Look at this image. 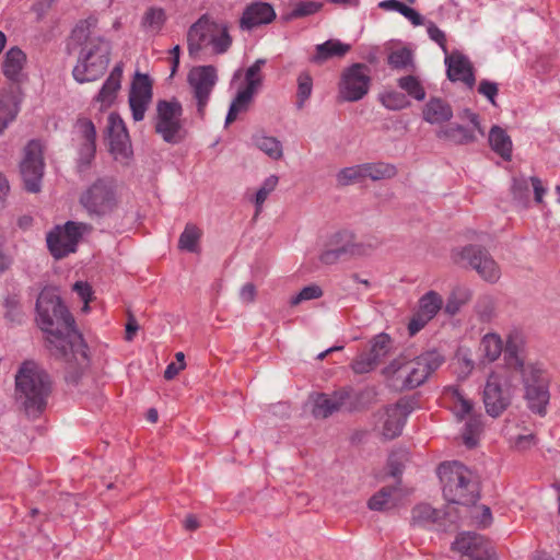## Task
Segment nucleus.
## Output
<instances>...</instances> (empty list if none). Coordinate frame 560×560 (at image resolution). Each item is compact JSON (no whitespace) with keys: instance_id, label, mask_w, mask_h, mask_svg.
<instances>
[{"instance_id":"f257e3e1","label":"nucleus","mask_w":560,"mask_h":560,"mask_svg":"<svg viewBox=\"0 0 560 560\" xmlns=\"http://www.w3.org/2000/svg\"><path fill=\"white\" fill-rule=\"evenodd\" d=\"M37 323L47 334L54 357L78 363L88 361V346L75 328V320L63 305L56 289L45 288L36 301Z\"/></svg>"},{"instance_id":"f03ea898","label":"nucleus","mask_w":560,"mask_h":560,"mask_svg":"<svg viewBox=\"0 0 560 560\" xmlns=\"http://www.w3.org/2000/svg\"><path fill=\"white\" fill-rule=\"evenodd\" d=\"M97 19L90 16L73 28L68 42V50L80 47L78 62L72 75L79 83L92 82L101 78L109 63L110 43L101 36H92Z\"/></svg>"},{"instance_id":"7ed1b4c3","label":"nucleus","mask_w":560,"mask_h":560,"mask_svg":"<svg viewBox=\"0 0 560 560\" xmlns=\"http://www.w3.org/2000/svg\"><path fill=\"white\" fill-rule=\"evenodd\" d=\"M51 393L48 373L33 361L24 362L15 374V402L28 418L36 419L47 407Z\"/></svg>"},{"instance_id":"20e7f679","label":"nucleus","mask_w":560,"mask_h":560,"mask_svg":"<svg viewBox=\"0 0 560 560\" xmlns=\"http://www.w3.org/2000/svg\"><path fill=\"white\" fill-rule=\"evenodd\" d=\"M443 495L450 503L471 505L479 498L472 472L459 462L443 463L438 468Z\"/></svg>"},{"instance_id":"39448f33","label":"nucleus","mask_w":560,"mask_h":560,"mask_svg":"<svg viewBox=\"0 0 560 560\" xmlns=\"http://www.w3.org/2000/svg\"><path fill=\"white\" fill-rule=\"evenodd\" d=\"M443 362L444 357L438 351L432 350L406 363L393 361L384 369V373L386 375H397L398 378H404V387L411 389L423 384L429 375L436 371Z\"/></svg>"},{"instance_id":"423d86ee","label":"nucleus","mask_w":560,"mask_h":560,"mask_svg":"<svg viewBox=\"0 0 560 560\" xmlns=\"http://www.w3.org/2000/svg\"><path fill=\"white\" fill-rule=\"evenodd\" d=\"M80 205L92 220L109 217L117 208L116 191L110 182L97 179L80 196Z\"/></svg>"},{"instance_id":"0eeeda50","label":"nucleus","mask_w":560,"mask_h":560,"mask_svg":"<svg viewBox=\"0 0 560 560\" xmlns=\"http://www.w3.org/2000/svg\"><path fill=\"white\" fill-rule=\"evenodd\" d=\"M91 225L83 222L68 221L62 226H55L46 236L47 247L55 259H62L77 250L82 235L91 231Z\"/></svg>"},{"instance_id":"6e6552de","label":"nucleus","mask_w":560,"mask_h":560,"mask_svg":"<svg viewBox=\"0 0 560 560\" xmlns=\"http://www.w3.org/2000/svg\"><path fill=\"white\" fill-rule=\"evenodd\" d=\"M372 248L371 244L357 242L353 233L346 230L339 231L329 237L319 259L325 265H332L339 260L368 255Z\"/></svg>"},{"instance_id":"1a4fd4ad","label":"nucleus","mask_w":560,"mask_h":560,"mask_svg":"<svg viewBox=\"0 0 560 560\" xmlns=\"http://www.w3.org/2000/svg\"><path fill=\"white\" fill-rule=\"evenodd\" d=\"M182 115L183 107L176 98L160 100L156 103L154 129L165 142L176 144L184 139Z\"/></svg>"},{"instance_id":"9d476101","label":"nucleus","mask_w":560,"mask_h":560,"mask_svg":"<svg viewBox=\"0 0 560 560\" xmlns=\"http://www.w3.org/2000/svg\"><path fill=\"white\" fill-rule=\"evenodd\" d=\"M513 390L508 376L491 373L483 389V404L489 416L499 417L511 404Z\"/></svg>"},{"instance_id":"9b49d317","label":"nucleus","mask_w":560,"mask_h":560,"mask_svg":"<svg viewBox=\"0 0 560 560\" xmlns=\"http://www.w3.org/2000/svg\"><path fill=\"white\" fill-rule=\"evenodd\" d=\"M370 84V68L364 63H353L342 72L339 97L345 102H358L368 94Z\"/></svg>"},{"instance_id":"f8f14e48","label":"nucleus","mask_w":560,"mask_h":560,"mask_svg":"<svg viewBox=\"0 0 560 560\" xmlns=\"http://www.w3.org/2000/svg\"><path fill=\"white\" fill-rule=\"evenodd\" d=\"M43 148L39 141L32 140L24 149V158L20 164V173L24 187L28 192H38L44 175Z\"/></svg>"},{"instance_id":"ddd939ff","label":"nucleus","mask_w":560,"mask_h":560,"mask_svg":"<svg viewBox=\"0 0 560 560\" xmlns=\"http://www.w3.org/2000/svg\"><path fill=\"white\" fill-rule=\"evenodd\" d=\"M218 81L217 70L213 66H198L192 68L187 77L194 98L197 103V114L203 118L212 90Z\"/></svg>"},{"instance_id":"4468645a","label":"nucleus","mask_w":560,"mask_h":560,"mask_svg":"<svg viewBox=\"0 0 560 560\" xmlns=\"http://www.w3.org/2000/svg\"><path fill=\"white\" fill-rule=\"evenodd\" d=\"M456 255L458 256L456 261H467L485 281L494 283L500 279V267L485 248L477 245H468L463 247Z\"/></svg>"},{"instance_id":"2eb2a0df","label":"nucleus","mask_w":560,"mask_h":560,"mask_svg":"<svg viewBox=\"0 0 560 560\" xmlns=\"http://www.w3.org/2000/svg\"><path fill=\"white\" fill-rule=\"evenodd\" d=\"M452 550L468 557V560H495L497 553L490 540L474 532L459 534Z\"/></svg>"},{"instance_id":"dca6fc26","label":"nucleus","mask_w":560,"mask_h":560,"mask_svg":"<svg viewBox=\"0 0 560 560\" xmlns=\"http://www.w3.org/2000/svg\"><path fill=\"white\" fill-rule=\"evenodd\" d=\"M524 386L528 408L539 416H545L550 394L544 373L538 369H532L530 374L524 376Z\"/></svg>"},{"instance_id":"f3484780","label":"nucleus","mask_w":560,"mask_h":560,"mask_svg":"<svg viewBox=\"0 0 560 560\" xmlns=\"http://www.w3.org/2000/svg\"><path fill=\"white\" fill-rule=\"evenodd\" d=\"M106 131L109 141V151L116 160H127L132 155V148L128 130L121 117L110 113L107 119Z\"/></svg>"},{"instance_id":"a211bd4d","label":"nucleus","mask_w":560,"mask_h":560,"mask_svg":"<svg viewBox=\"0 0 560 560\" xmlns=\"http://www.w3.org/2000/svg\"><path fill=\"white\" fill-rule=\"evenodd\" d=\"M152 96V82L150 77L137 72L129 92V106L135 121L143 120Z\"/></svg>"},{"instance_id":"6ab92c4d","label":"nucleus","mask_w":560,"mask_h":560,"mask_svg":"<svg viewBox=\"0 0 560 560\" xmlns=\"http://www.w3.org/2000/svg\"><path fill=\"white\" fill-rule=\"evenodd\" d=\"M410 411L409 405L401 400L387 407L384 412L382 434L389 440L400 435Z\"/></svg>"},{"instance_id":"aec40b11","label":"nucleus","mask_w":560,"mask_h":560,"mask_svg":"<svg viewBox=\"0 0 560 560\" xmlns=\"http://www.w3.org/2000/svg\"><path fill=\"white\" fill-rule=\"evenodd\" d=\"M350 398V392L340 389L334 394L319 393L313 398L312 413L315 418H328L335 411L339 410Z\"/></svg>"},{"instance_id":"412c9836","label":"nucleus","mask_w":560,"mask_h":560,"mask_svg":"<svg viewBox=\"0 0 560 560\" xmlns=\"http://www.w3.org/2000/svg\"><path fill=\"white\" fill-rule=\"evenodd\" d=\"M218 31V25L206 18H200L194 23L187 33L188 51L196 56L203 46L209 45L212 33Z\"/></svg>"},{"instance_id":"4be33fe9","label":"nucleus","mask_w":560,"mask_h":560,"mask_svg":"<svg viewBox=\"0 0 560 560\" xmlns=\"http://www.w3.org/2000/svg\"><path fill=\"white\" fill-rule=\"evenodd\" d=\"M445 63L447 66V78L451 81H462L469 89L474 88L476 80L471 63L466 56L454 52L450 56H446Z\"/></svg>"},{"instance_id":"5701e85b","label":"nucleus","mask_w":560,"mask_h":560,"mask_svg":"<svg viewBox=\"0 0 560 560\" xmlns=\"http://www.w3.org/2000/svg\"><path fill=\"white\" fill-rule=\"evenodd\" d=\"M276 18L273 8L265 2L248 5L240 20L242 30L250 31L259 25L269 24Z\"/></svg>"},{"instance_id":"b1692460","label":"nucleus","mask_w":560,"mask_h":560,"mask_svg":"<svg viewBox=\"0 0 560 560\" xmlns=\"http://www.w3.org/2000/svg\"><path fill=\"white\" fill-rule=\"evenodd\" d=\"M22 97L19 88L11 89L0 96V135L16 118Z\"/></svg>"},{"instance_id":"393cba45","label":"nucleus","mask_w":560,"mask_h":560,"mask_svg":"<svg viewBox=\"0 0 560 560\" xmlns=\"http://www.w3.org/2000/svg\"><path fill=\"white\" fill-rule=\"evenodd\" d=\"M422 117L431 125L443 124L451 120L453 110L446 101L440 97H431L423 107Z\"/></svg>"},{"instance_id":"a878e982","label":"nucleus","mask_w":560,"mask_h":560,"mask_svg":"<svg viewBox=\"0 0 560 560\" xmlns=\"http://www.w3.org/2000/svg\"><path fill=\"white\" fill-rule=\"evenodd\" d=\"M351 46L343 44L338 39H328L323 44L315 47V54L310 58V61L316 65H322L330 58L343 57Z\"/></svg>"},{"instance_id":"bb28decb","label":"nucleus","mask_w":560,"mask_h":560,"mask_svg":"<svg viewBox=\"0 0 560 560\" xmlns=\"http://www.w3.org/2000/svg\"><path fill=\"white\" fill-rule=\"evenodd\" d=\"M26 61L25 54L18 47L7 51L3 61V74L13 82H20L22 70Z\"/></svg>"},{"instance_id":"cd10ccee","label":"nucleus","mask_w":560,"mask_h":560,"mask_svg":"<svg viewBox=\"0 0 560 560\" xmlns=\"http://www.w3.org/2000/svg\"><path fill=\"white\" fill-rule=\"evenodd\" d=\"M474 128H467L458 124L450 125L438 132V138L445 139L454 144L463 145L477 140Z\"/></svg>"},{"instance_id":"c85d7f7f","label":"nucleus","mask_w":560,"mask_h":560,"mask_svg":"<svg viewBox=\"0 0 560 560\" xmlns=\"http://www.w3.org/2000/svg\"><path fill=\"white\" fill-rule=\"evenodd\" d=\"M489 143L491 149L503 160H511L512 140L504 129L493 126L489 132Z\"/></svg>"},{"instance_id":"c756f323","label":"nucleus","mask_w":560,"mask_h":560,"mask_svg":"<svg viewBox=\"0 0 560 560\" xmlns=\"http://www.w3.org/2000/svg\"><path fill=\"white\" fill-rule=\"evenodd\" d=\"M441 518L442 512L425 503L416 505L411 511L412 526L428 527L436 524Z\"/></svg>"},{"instance_id":"7c9ffc66","label":"nucleus","mask_w":560,"mask_h":560,"mask_svg":"<svg viewBox=\"0 0 560 560\" xmlns=\"http://www.w3.org/2000/svg\"><path fill=\"white\" fill-rule=\"evenodd\" d=\"M257 92L248 90L246 88L240 90L232 101L226 118H225V125L232 124L234 120H236L237 115L242 112H246L253 101L254 95Z\"/></svg>"},{"instance_id":"2f4dec72","label":"nucleus","mask_w":560,"mask_h":560,"mask_svg":"<svg viewBox=\"0 0 560 560\" xmlns=\"http://www.w3.org/2000/svg\"><path fill=\"white\" fill-rule=\"evenodd\" d=\"M397 491L398 486H389L382 488L370 498L368 502L369 509L372 511L382 512L393 508L396 504L395 501L393 500V495Z\"/></svg>"},{"instance_id":"473e14b6","label":"nucleus","mask_w":560,"mask_h":560,"mask_svg":"<svg viewBox=\"0 0 560 560\" xmlns=\"http://www.w3.org/2000/svg\"><path fill=\"white\" fill-rule=\"evenodd\" d=\"M387 63L393 70H413V54L407 47L392 50L387 56Z\"/></svg>"},{"instance_id":"72a5a7b5","label":"nucleus","mask_w":560,"mask_h":560,"mask_svg":"<svg viewBox=\"0 0 560 560\" xmlns=\"http://www.w3.org/2000/svg\"><path fill=\"white\" fill-rule=\"evenodd\" d=\"M254 144L272 160H280L283 156L281 142L275 138L265 135H255Z\"/></svg>"},{"instance_id":"f704fd0d","label":"nucleus","mask_w":560,"mask_h":560,"mask_svg":"<svg viewBox=\"0 0 560 560\" xmlns=\"http://www.w3.org/2000/svg\"><path fill=\"white\" fill-rule=\"evenodd\" d=\"M442 296L435 291H429L419 300V308L417 313L431 320L442 308Z\"/></svg>"},{"instance_id":"c9c22d12","label":"nucleus","mask_w":560,"mask_h":560,"mask_svg":"<svg viewBox=\"0 0 560 560\" xmlns=\"http://www.w3.org/2000/svg\"><path fill=\"white\" fill-rule=\"evenodd\" d=\"M363 175L364 178L369 177L372 180H381L392 178L397 174V170L393 164L377 162V163H364Z\"/></svg>"},{"instance_id":"e433bc0d","label":"nucleus","mask_w":560,"mask_h":560,"mask_svg":"<svg viewBox=\"0 0 560 560\" xmlns=\"http://www.w3.org/2000/svg\"><path fill=\"white\" fill-rule=\"evenodd\" d=\"M471 299V291L465 285H456L445 304V312L448 315H455L460 307Z\"/></svg>"},{"instance_id":"4c0bfd02","label":"nucleus","mask_w":560,"mask_h":560,"mask_svg":"<svg viewBox=\"0 0 560 560\" xmlns=\"http://www.w3.org/2000/svg\"><path fill=\"white\" fill-rule=\"evenodd\" d=\"M397 84L410 97L417 101L425 98V90L417 77L412 74L401 77L397 80Z\"/></svg>"},{"instance_id":"58836bf2","label":"nucleus","mask_w":560,"mask_h":560,"mask_svg":"<svg viewBox=\"0 0 560 560\" xmlns=\"http://www.w3.org/2000/svg\"><path fill=\"white\" fill-rule=\"evenodd\" d=\"M521 339L515 335H510L506 340V345L504 348V357L510 366H514L515 369L523 368V360L520 357L521 351Z\"/></svg>"},{"instance_id":"ea45409f","label":"nucleus","mask_w":560,"mask_h":560,"mask_svg":"<svg viewBox=\"0 0 560 560\" xmlns=\"http://www.w3.org/2000/svg\"><path fill=\"white\" fill-rule=\"evenodd\" d=\"M200 236L201 231L196 225L190 223L186 224L178 240L179 248L189 253L197 252Z\"/></svg>"},{"instance_id":"a19ab883","label":"nucleus","mask_w":560,"mask_h":560,"mask_svg":"<svg viewBox=\"0 0 560 560\" xmlns=\"http://www.w3.org/2000/svg\"><path fill=\"white\" fill-rule=\"evenodd\" d=\"M446 392L454 401V411L458 419L462 420L471 413L474 407L472 401L465 398L457 387H448Z\"/></svg>"},{"instance_id":"79ce46f5","label":"nucleus","mask_w":560,"mask_h":560,"mask_svg":"<svg viewBox=\"0 0 560 560\" xmlns=\"http://www.w3.org/2000/svg\"><path fill=\"white\" fill-rule=\"evenodd\" d=\"M480 350L489 361H495L503 350L500 337L494 334H487L481 339Z\"/></svg>"},{"instance_id":"37998d69","label":"nucleus","mask_w":560,"mask_h":560,"mask_svg":"<svg viewBox=\"0 0 560 560\" xmlns=\"http://www.w3.org/2000/svg\"><path fill=\"white\" fill-rule=\"evenodd\" d=\"M266 65V59H257L245 72L246 89L257 92L262 84L261 68Z\"/></svg>"},{"instance_id":"c03bdc74","label":"nucleus","mask_w":560,"mask_h":560,"mask_svg":"<svg viewBox=\"0 0 560 560\" xmlns=\"http://www.w3.org/2000/svg\"><path fill=\"white\" fill-rule=\"evenodd\" d=\"M381 103L389 110H400L409 106V101L401 92L389 91L380 96Z\"/></svg>"},{"instance_id":"a18cd8bd","label":"nucleus","mask_w":560,"mask_h":560,"mask_svg":"<svg viewBox=\"0 0 560 560\" xmlns=\"http://www.w3.org/2000/svg\"><path fill=\"white\" fill-rule=\"evenodd\" d=\"M362 168L363 165L360 164L340 170L336 175L338 185L348 186L362 180L364 178Z\"/></svg>"},{"instance_id":"49530a36","label":"nucleus","mask_w":560,"mask_h":560,"mask_svg":"<svg viewBox=\"0 0 560 560\" xmlns=\"http://www.w3.org/2000/svg\"><path fill=\"white\" fill-rule=\"evenodd\" d=\"M390 350V338L386 334L377 335L373 340L370 350V355L376 363L381 361Z\"/></svg>"},{"instance_id":"de8ad7c7","label":"nucleus","mask_w":560,"mask_h":560,"mask_svg":"<svg viewBox=\"0 0 560 560\" xmlns=\"http://www.w3.org/2000/svg\"><path fill=\"white\" fill-rule=\"evenodd\" d=\"M120 81L108 77L100 90L96 101L105 105H110L116 97L118 90L120 89Z\"/></svg>"},{"instance_id":"09e8293b","label":"nucleus","mask_w":560,"mask_h":560,"mask_svg":"<svg viewBox=\"0 0 560 560\" xmlns=\"http://www.w3.org/2000/svg\"><path fill=\"white\" fill-rule=\"evenodd\" d=\"M3 306L5 308L4 317L11 322H21V302L20 295L16 293H10L4 298Z\"/></svg>"},{"instance_id":"8fccbe9b","label":"nucleus","mask_w":560,"mask_h":560,"mask_svg":"<svg viewBox=\"0 0 560 560\" xmlns=\"http://www.w3.org/2000/svg\"><path fill=\"white\" fill-rule=\"evenodd\" d=\"M313 90V80L310 73L302 72L298 78V108H302L306 100L310 98Z\"/></svg>"},{"instance_id":"3c124183","label":"nucleus","mask_w":560,"mask_h":560,"mask_svg":"<svg viewBox=\"0 0 560 560\" xmlns=\"http://www.w3.org/2000/svg\"><path fill=\"white\" fill-rule=\"evenodd\" d=\"M408 460V452L406 450H397L393 452L388 457L389 475L394 478H398L404 470L405 463Z\"/></svg>"},{"instance_id":"603ef678","label":"nucleus","mask_w":560,"mask_h":560,"mask_svg":"<svg viewBox=\"0 0 560 560\" xmlns=\"http://www.w3.org/2000/svg\"><path fill=\"white\" fill-rule=\"evenodd\" d=\"M217 32H219V34L217 35L215 33H212L209 43L213 46L217 54H223L230 48L232 38L229 34L228 27L224 25L221 27L218 26Z\"/></svg>"},{"instance_id":"864d4df0","label":"nucleus","mask_w":560,"mask_h":560,"mask_svg":"<svg viewBox=\"0 0 560 560\" xmlns=\"http://www.w3.org/2000/svg\"><path fill=\"white\" fill-rule=\"evenodd\" d=\"M165 19L164 10L160 8H151L145 12L142 24L144 27L158 32L164 24Z\"/></svg>"},{"instance_id":"5fc2aeb1","label":"nucleus","mask_w":560,"mask_h":560,"mask_svg":"<svg viewBox=\"0 0 560 560\" xmlns=\"http://www.w3.org/2000/svg\"><path fill=\"white\" fill-rule=\"evenodd\" d=\"M511 191L514 200L520 205L527 206L529 200V185L525 177L513 178Z\"/></svg>"},{"instance_id":"6e6d98bb","label":"nucleus","mask_w":560,"mask_h":560,"mask_svg":"<svg viewBox=\"0 0 560 560\" xmlns=\"http://www.w3.org/2000/svg\"><path fill=\"white\" fill-rule=\"evenodd\" d=\"M278 180L279 179L276 175H270L264 180L255 197L256 213L260 211L262 203L268 198L269 194L276 189Z\"/></svg>"},{"instance_id":"4d7b16f0","label":"nucleus","mask_w":560,"mask_h":560,"mask_svg":"<svg viewBox=\"0 0 560 560\" xmlns=\"http://www.w3.org/2000/svg\"><path fill=\"white\" fill-rule=\"evenodd\" d=\"M323 295V290L317 284H310L304 287L296 295L290 300L291 306H296L305 301L319 299Z\"/></svg>"},{"instance_id":"13d9d810","label":"nucleus","mask_w":560,"mask_h":560,"mask_svg":"<svg viewBox=\"0 0 560 560\" xmlns=\"http://www.w3.org/2000/svg\"><path fill=\"white\" fill-rule=\"evenodd\" d=\"M481 422L479 419L471 417L465 424L463 440L466 446L474 447L477 444L476 435L479 433Z\"/></svg>"},{"instance_id":"bf43d9fd","label":"nucleus","mask_w":560,"mask_h":560,"mask_svg":"<svg viewBox=\"0 0 560 560\" xmlns=\"http://www.w3.org/2000/svg\"><path fill=\"white\" fill-rule=\"evenodd\" d=\"M75 128L83 138L84 142L96 141V129L93 121L85 117L78 118Z\"/></svg>"},{"instance_id":"052dcab7","label":"nucleus","mask_w":560,"mask_h":560,"mask_svg":"<svg viewBox=\"0 0 560 560\" xmlns=\"http://www.w3.org/2000/svg\"><path fill=\"white\" fill-rule=\"evenodd\" d=\"M322 8V3L316 1H301L295 4L291 12L292 18H303L316 13Z\"/></svg>"},{"instance_id":"680f3d73","label":"nucleus","mask_w":560,"mask_h":560,"mask_svg":"<svg viewBox=\"0 0 560 560\" xmlns=\"http://www.w3.org/2000/svg\"><path fill=\"white\" fill-rule=\"evenodd\" d=\"M377 363L369 352L361 353L352 363V370L357 374H364L372 371Z\"/></svg>"},{"instance_id":"e2e57ef3","label":"nucleus","mask_w":560,"mask_h":560,"mask_svg":"<svg viewBox=\"0 0 560 560\" xmlns=\"http://www.w3.org/2000/svg\"><path fill=\"white\" fill-rule=\"evenodd\" d=\"M427 32L430 39L439 44L444 52H447L445 33L440 30L433 22L428 23Z\"/></svg>"},{"instance_id":"0e129e2a","label":"nucleus","mask_w":560,"mask_h":560,"mask_svg":"<svg viewBox=\"0 0 560 560\" xmlns=\"http://www.w3.org/2000/svg\"><path fill=\"white\" fill-rule=\"evenodd\" d=\"M478 92L487 97L492 105H495V96L498 94V85L489 80H481L478 86Z\"/></svg>"},{"instance_id":"69168bd1","label":"nucleus","mask_w":560,"mask_h":560,"mask_svg":"<svg viewBox=\"0 0 560 560\" xmlns=\"http://www.w3.org/2000/svg\"><path fill=\"white\" fill-rule=\"evenodd\" d=\"M73 291L81 298L84 302L83 311L86 312L89 310V302L92 298V289L88 282L77 281L73 284Z\"/></svg>"},{"instance_id":"338daca9","label":"nucleus","mask_w":560,"mask_h":560,"mask_svg":"<svg viewBox=\"0 0 560 560\" xmlns=\"http://www.w3.org/2000/svg\"><path fill=\"white\" fill-rule=\"evenodd\" d=\"M398 12L408 19L415 26L423 24V16L405 3H401Z\"/></svg>"},{"instance_id":"774afa93","label":"nucleus","mask_w":560,"mask_h":560,"mask_svg":"<svg viewBox=\"0 0 560 560\" xmlns=\"http://www.w3.org/2000/svg\"><path fill=\"white\" fill-rule=\"evenodd\" d=\"M95 142H83L80 148V162L82 164H90V162L95 155Z\"/></svg>"}]
</instances>
